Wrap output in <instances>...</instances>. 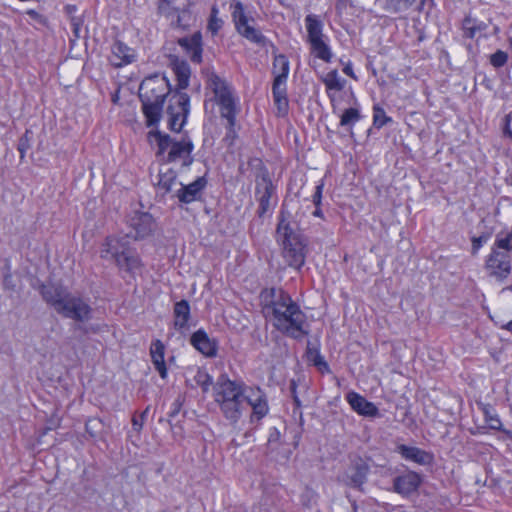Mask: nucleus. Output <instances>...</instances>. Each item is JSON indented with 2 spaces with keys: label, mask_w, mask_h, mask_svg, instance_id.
I'll return each instance as SVG.
<instances>
[{
  "label": "nucleus",
  "mask_w": 512,
  "mask_h": 512,
  "mask_svg": "<svg viewBox=\"0 0 512 512\" xmlns=\"http://www.w3.org/2000/svg\"><path fill=\"white\" fill-rule=\"evenodd\" d=\"M392 122V118L386 115L385 110L378 104L373 106V125L380 129L388 123Z\"/></svg>",
  "instance_id": "nucleus-41"
},
{
  "label": "nucleus",
  "mask_w": 512,
  "mask_h": 512,
  "mask_svg": "<svg viewBox=\"0 0 512 512\" xmlns=\"http://www.w3.org/2000/svg\"><path fill=\"white\" fill-rule=\"evenodd\" d=\"M416 0H385L384 9L390 13H401L408 10Z\"/></svg>",
  "instance_id": "nucleus-38"
},
{
  "label": "nucleus",
  "mask_w": 512,
  "mask_h": 512,
  "mask_svg": "<svg viewBox=\"0 0 512 512\" xmlns=\"http://www.w3.org/2000/svg\"><path fill=\"white\" fill-rule=\"evenodd\" d=\"M289 390H290V395L293 399V403L294 405L296 406V408H300L301 407V401L297 395V384L294 380H292L290 382V387H289Z\"/></svg>",
  "instance_id": "nucleus-53"
},
{
  "label": "nucleus",
  "mask_w": 512,
  "mask_h": 512,
  "mask_svg": "<svg viewBox=\"0 0 512 512\" xmlns=\"http://www.w3.org/2000/svg\"><path fill=\"white\" fill-rule=\"evenodd\" d=\"M370 467L362 458L355 460L349 470L347 484L353 488L360 489L367 481Z\"/></svg>",
  "instance_id": "nucleus-22"
},
{
  "label": "nucleus",
  "mask_w": 512,
  "mask_h": 512,
  "mask_svg": "<svg viewBox=\"0 0 512 512\" xmlns=\"http://www.w3.org/2000/svg\"><path fill=\"white\" fill-rule=\"evenodd\" d=\"M160 1H161V3L159 4L158 9H159L160 13H166V11L168 10L166 8V6H169L175 0H160Z\"/></svg>",
  "instance_id": "nucleus-58"
},
{
  "label": "nucleus",
  "mask_w": 512,
  "mask_h": 512,
  "mask_svg": "<svg viewBox=\"0 0 512 512\" xmlns=\"http://www.w3.org/2000/svg\"><path fill=\"white\" fill-rule=\"evenodd\" d=\"M38 290L43 300L63 317L78 322L90 320L92 314L90 305L81 297L69 293L61 285L41 283Z\"/></svg>",
  "instance_id": "nucleus-4"
},
{
  "label": "nucleus",
  "mask_w": 512,
  "mask_h": 512,
  "mask_svg": "<svg viewBox=\"0 0 512 512\" xmlns=\"http://www.w3.org/2000/svg\"><path fill=\"white\" fill-rule=\"evenodd\" d=\"M487 28V25L478 21L471 16H466L462 21L463 35L467 38L473 39L477 32L483 31Z\"/></svg>",
  "instance_id": "nucleus-34"
},
{
  "label": "nucleus",
  "mask_w": 512,
  "mask_h": 512,
  "mask_svg": "<svg viewBox=\"0 0 512 512\" xmlns=\"http://www.w3.org/2000/svg\"><path fill=\"white\" fill-rule=\"evenodd\" d=\"M327 90L341 91L345 86V80L341 79L337 70H332L323 78Z\"/></svg>",
  "instance_id": "nucleus-37"
},
{
  "label": "nucleus",
  "mask_w": 512,
  "mask_h": 512,
  "mask_svg": "<svg viewBox=\"0 0 512 512\" xmlns=\"http://www.w3.org/2000/svg\"><path fill=\"white\" fill-rule=\"evenodd\" d=\"M397 451L405 460L412 461L423 466L430 465L434 460L432 453L414 446L401 444L397 447Z\"/></svg>",
  "instance_id": "nucleus-23"
},
{
  "label": "nucleus",
  "mask_w": 512,
  "mask_h": 512,
  "mask_svg": "<svg viewBox=\"0 0 512 512\" xmlns=\"http://www.w3.org/2000/svg\"><path fill=\"white\" fill-rule=\"evenodd\" d=\"M239 111H233L229 113L220 114L222 118L226 119L227 124L225 126L226 128V134L223 138V142L226 144V146L230 147L233 146L235 143V140L238 137L237 131H236V117Z\"/></svg>",
  "instance_id": "nucleus-31"
},
{
  "label": "nucleus",
  "mask_w": 512,
  "mask_h": 512,
  "mask_svg": "<svg viewBox=\"0 0 512 512\" xmlns=\"http://www.w3.org/2000/svg\"><path fill=\"white\" fill-rule=\"evenodd\" d=\"M272 96L278 113L282 116L286 115L289 108L287 86L272 85Z\"/></svg>",
  "instance_id": "nucleus-29"
},
{
  "label": "nucleus",
  "mask_w": 512,
  "mask_h": 512,
  "mask_svg": "<svg viewBox=\"0 0 512 512\" xmlns=\"http://www.w3.org/2000/svg\"><path fill=\"white\" fill-rule=\"evenodd\" d=\"M208 184L206 176L197 177L189 184L180 183V188L176 191L175 196L181 204H190L195 201L202 200L203 192Z\"/></svg>",
  "instance_id": "nucleus-13"
},
{
  "label": "nucleus",
  "mask_w": 512,
  "mask_h": 512,
  "mask_svg": "<svg viewBox=\"0 0 512 512\" xmlns=\"http://www.w3.org/2000/svg\"><path fill=\"white\" fill-rule=\"evenodd\" d=\"M281 434L276 427L269 429L268 440L266 444V453L272 456L274 452L278 450L281 445Z\"/></svg>",
  "instance_id": "nucleus-39"
},
{
  "label": "nucleus",
  "mask_w": 512,
  "mask_h": 512,
  "mask_svg": "<svg viewBox=\"0 0 512 512\" xmlns=\"http://www.w3.org/2000/svg\"><path fill=\"white\" fill-rule=\"evenodd\" d=\"M149 136L154 138L157 143V156L164 155L166 150L169 149L165 157V162L172 163L177 160H182L181 166L183 168H189L192 165L194 161L192 155L194 144L187 134L179 141L159 130L150 131Z\"/></svg>",
  "instance_id": "nucleus-6"
},
{
  "label": "nucleus",
  "mask_w": 512,
  "mask_h": 512,
  "mask_svg": "<svg viewBox=\"0 0 512 512\" xmlns=\"http://www.w3.org/2000/svg\"><path fill=\"white\" fill-rule=\"evenodd\" d=\"M421 484V478L418 473L410 471L400 475L393 480V489L396 493L408 496L415 492Z\"/></svg>",
  "instance_id": "nucleus-20"
},
{
  "label": "nucleus",
  "mask_w": 512,
  "mask_h": 512,
  "mask_svg": "<svg viewBox=\"0 0 512 512\" xmlns=\"http://www.w3.org/2000/svg\"><path fill=\"white\" fill-rule=\"evenodd\" d=\"M305 26L307 30V42L326 38L323 33L324 24L319 16L308 14L305 17Z\"/></svg>",
  "instance_id": "nucleus-28"
},
{
  "label": "nucleus",
  "mask_w": 512,
  "mask_h": 512,
  "mask_svg": "<svg viewBox=\"0 0 512 512\" xmlns=\"http://www.w3.org/2000/svg\"><path fill=\"white\" fill-rule=\"evenodd\" d=\"M171 92V87L168 82V80L163 77L161 79L155 78H149L144 80L140 85L139 94H147V96L150 98L163 99L165 101V98L167 95H169Z\"/></svg>",
  "instance_id": "nucleus-16"
},
{
  "label": "nucleus",
  "mask_w": 512,
  "mask_h": 512,
  "mask_svg": "<svg viewBox=\"0 0 512 512\" xmlns=\"http://www.w3.org/2000/svg\"><path fill=\"white\" fill-rule=\"evenodd\" d=\"M361 119V114L356 108L345 109L340 118V126L346 128V130L353 136V126L356 122Z\"/></svg>",
  "instance_id": "nucleus-35"
},
{
  "label": "nucleus",
  "mask_w": 512,
  "mask_h": 512,
  "mask_svg": "<svg viewBox=\"0 0 512 512\" xmlns=\"http://www.w3.org/2000/svg\"><path fill=\"white\" fill-rule=\"evenodd\" d=\"M343 72H344L347 76H349V77H351V78H353V79H355V80L357 79V78H356V76H355V74H354V72H353V68H352V64H351V62H348V63L344 66V68H343Z\"/></svg>",
  "instance_id": "nucleus-57"
},
{
  "label": "nucleus",
  "mask_w": 512,
  "mask_h": 512,
  "mask_svg": "<svg viewBox=\"0 0 512 512\" xmlns=\"http://www.w3.org/2000/svg\"><path fill=\"white\" fill-rule=\"evenodd\" d=\"M164 355L165 346L162 343V341L159 339L153 341L150 347V356L156 371L159 373L162 379H165L167 377V367Z\"/></svg>",
  "instance_id": "nucleus-27"
},
{
  "label": "nucleus",
  "mask_w": 512,
  "mask_h": 512,
  "mask_svg": "<svg viewBox=\"0 0 512 512\" xmlns=\"http://www.w3.org/2000/svg\"><path fill=\"white\" fill-rule=\"evenodd\" d=\"M207 85L214 93L220 114L239 111L237 98L233 94L231 85L225 79L212 71L207 75Z\"/></svg>",
  "instance_id": "nucleus-8"
},
{
  "label": "nucleus",
  "mask_w": 512,
  "mask_h": 512,
  "mask_svg": "<svg viewBox=\"0 0 512 512\" xmlns=\"http://www.w3.org/2000/svg\"><path fill=\"white\" fill-rule=\"evenodd\" d=\"M82 24H83V21L80 17H76V16L70 17V25H71L72 31L76 37H79V31L81 29Z\"/></svg>",
  "instance_id": "nucleus-52"
},
{
  "label": "nucleus",
  "mask_w": 512,
  "mask_h": 512,
  "mask_svg": "<svg viewBox=\"0 0 512 512\" xmlns=\"http://www.w3.org/2000/svg\"><path fill=\"white\" fill-rule=\"evenodd\" d=\"M195 383L201 387L203 393H207L213 385V378L202 368H198L194 376Z\"/></svg>",
  "instance_id": "nucleus-40"
},
{
  "label": "nucleus",
  "mask_w": 512,
  "mask_h": 512,
  "mask_svg": "<svg viewBox=\"0 0 512 512\" xmlns=\"http://www.w3.org/2000/svg\"><path fill=\"white\" fill-rule=\"evenodd\" d=\"M173 327L183 332L189 328V320L191 319L190 304L187 300L182 299L174 304L173 307Z\"/></svg>",
  "instance_id": "nucleus-25"
},
{
  "label": "nucleus",
  "mask_w": 512,
  "mask_h": 512,
  "mask_svg": "<svg viewBox=\"0 0 512 512\" xmlns=\"http://www.w3.org/2000/svg\"><path fill=\"white\" fill-rule=\"evenodd\" d=\"M26 14L31 18L33 19L34 21H36L37 23L39 24H42V25H46L47 23V19L45 16H43L42 14H40L39 12H37L36 10L34 9H29L26 11Z\"/></svg>",
  "instance_id": "nucleus-51"
},
{
  "label": "nucleus",
  "mask_w": 512,
  "mask_h": 512,
  "mask_svg": "<svg viewBox=\"0 0 512 512\" xmlns=\"http://www.w3.org/2000/svg\"><path fill=\"white\" fill-rule=\"evenodd\" d=\"M77 11V7L75 5H66L65 12L71 17Z\"/></svg>",
  "instance_id": "nucleus-60"
},
{
  "label": "nucleus",
  "mask_w": 512,
  "mask_h": 512,
  "mask_svg": "<svg viewBox=\"0 0 512 512\" xmlns=\"http://www.w3.org/2000/svg\"><path fill=\"white\" fill-rule=\"evenodd\" d=\"M171 68L176 76V90L182 91L189 86L191 69L187 61L173 56L170 60Z\"/></svg>",
  "instance_id": "nucleus-24"
},
{
  "label": "nucleus",
  "mask_w": 512,
  "mask_h": 512,
  "mask_svg": "<svg viewBox=\"0 0 512 512\" xmlns=\"http://www.w3.org/2000/svg\"><path fill=\"white\" fill-rule=\"evenodd\" d=\"M208 28L213 32L217 33V31L221 28V20L216 18H211L208 24Z\"/></svg>",
  "instance_id": "nucleus-55"
},
{
  "label": "nucleus",
  "mask_w": 512,
  "mask_h": 512,
  "mask_svg": "<svg viewBox=\"0 0 512 512\" xmlns=\"http://www.w3.org/2000/svg\"><path fill=\"white\" fill-rule=\"evenodd\" d=\"M167 16L176 15L175 26L182 30H186L190 26V21L192 19L191 12L188 9H179L172 8L171 10H167L165 13Z\"/></svg>",
  "instance_id": "nucleus-36"
},
{
  "label": "nucleus",
  "mask_w": 512,
  "mask_h": 512,
  "mask_svg": "<svg viewBox=\"0 0 512 512\" xmlns=\"http://www.w3.org/2000/svg\"><path fill=\"white\" fill-rule=\"evenodd\" d=\"M32 140V132L30 130H26L25 133L21 136L18 141L17 150L20 153V158L23 159L27 150L31 147Z\"/></svg>",
  "instance_id": "nucleus-44"
},
{
  "label": "nucleus",
  "mask_w": 512,
  "mask_h": 512,
  "mask_svg": "<svg viewBox=\"0 0 512 512\" xmlns=\"http://www.w3.org/2000/svg\"><path fill=\"white\" fill-rule=\"evenodd\" d=\"M492 248H497L500 251H508L509 255L512 252V231L507 233L505 236L497 235L496 240Z\"/></svg>",
  "instance_id": "nucleus-43"
},
{
  "label": "nucleus",
  "mask_w": 512,
  "mask_h": 512,
  "mask_svg": "<svg viewBox=\"0 0 512 512\" xmlns=\"http://www.w3.org/2000/svg\"><path fill=\"white\" fill-rule=\"evenodd\" d=\"M232 19L237 32L241 36L261 47H265L269 44L273 48V53H275L277 48L265 35L262 34L260 30H257L249 24V18L244 11V5L240 1L235 2L233 5ZM289 71L290 63L287 56L284 54H274L272 63V74L274 79L272 85L287 86Z\"/></svg>",
  "instance_id": "nucleus-3"
},
{
  "label": "nucleus",
  "mask_w": 512,
  "mask_h": 512,
  "mask_svg": "<svg viewBox=\"0 0 512 512\" xmlns=\"http://www.w3.org/2000/svg\"><path fill=\"white\" fill-rule=\"evenodd\" d=\"M275 186L269 176L268 170L263 167L256 177L255 194L258 197V217H264L272 209L271 198L275 193Z\"/></svg>",
  "instance_id": "nucleus-11"
},
{
  "label": "nucleus",
  "mask_w": 512,
  "mask_h": 512,
  "mask_svg": "<svg viewBox=\"0 0 512 512\" xmlns=\"http://www.w3.org/2000/svg\"><path fill=\"white\" fill-rule=\"evenodd\" d=\"M324 188V181L321 180L315 187V192L312 195V202L315 206H321L322 193Z\"/></svg>",
  "instance_id": "nucleus-50"
},
{
  "label": "nucleus",
  "mask_w": 512,
  "mask_h": 512,
  "mask_svg": "<svg viewBox=\"0 0 512 512\" xmlns=\"http://www.w3.org/2000/svg\"><path fill=\"white\" fill-rule=\"evenodd\" d=\"M306 357L320 373L325 374L331 372L328 363L321 355L319 349L317 347H312L310 342L307 344Z\"/></svg>",
  "instance_id": "nucleus-30"
},
{
  "label": "nucleus",
  "mask_w": 512,
  "mask_h": 512,
  "mask_svg": "<svg viewBox=\"0 0 512 512\" xmlns=\"http://www.w3.org/2000/svg\"><path fill=\"white\" fill-rule=\"evenodd\" d=\"M506 124L504 126V134L512 139V130L510 129V122L512 120V113L505 117Z\"/></svg>",
  "instance_id": "nucleus-56"
},
{
  "label": "nucleus",
  "mask_w": 512,
  "mask_h": 512,
  "mask_svg": "<svg viewBox=\"0 0 512 512\" xmlns=\"http://www.w3.org/2000/svg\"><path fill=\"white\" fill-rule=\"evenodd\" d=\"M485 269L490 277L503 282L511 273V255L508 251L491 248V252L485 260Z\"/></svg>",
  "instance_id": "nucleus-9"
},
{
  "label": "nucleus",
  "mask_w": 512,
  "mask_h": 512,
  "mask_svg": "<svg viewBox=\"0 0 512 512\" xmlns=\"http://www.w3.org/2000/svg\"><path fill=\"white\" fill-rule=\"evenodd\" d=\"M129 235H109L101 245L100 257L107 261H114L115 264L127 272L139 268L141 263L139 257L132 252Z\"/></svg>",
  "instance_id": "nucleus-5"
},
{
  "label": "nucleus",
  "mask_w": 512,
  "mask_h": 512,
  "mask_svg": "<svg viewBox=\"0 0 512 512\" xmlns=\"http://www.w3.org/2000/svg\"><path fill=\"white\" fill-rule=\"evenodd\" d=\"M346 400L351 406L352 410L359 415L365 417H378L379 409L373 403L368 401L365 397L355 391H350L346 394Z\"/></svg>",
  "instance_id": "nucleus-18"
},
{
  "label": "nucleus",
  "mask_w": 512,
  "mask_h": 512,
  "mask_svg": "<svg viewBox=\"0 0 512 512\" xmlns=\"http://www.w3.org/2000/svg\"><path fill=\"white\" fill-rule=\"evenodd\" d=\"M177 43L193 63L200 64L202 62L203 48L200 31L193 33L191 36L178 38Z\"/></svg>",
  "instance_id": "nucleus-15"
},
{
  "label": "nucleus",
  "mask_w": 512,
  "mask_h": 512,
  "mask_svg": "<svg viewBox=\"0 0 512 512\" xmlns=\"http://www.w3.org/2000/svg\"><path fill=\"white\" fill-rule=\"evenodd\" d=\"M315 210L313 211L312 215L315 217L323 218V212L320 206H315Z\"/></svg>",
  "instance_id": "nucleus-61"
},
{
  "label": "nucleus",
  "mask_w": 512,
  "mask_h": 512,
  "mask_svg": "<svg viewBox=\"0 0 512 512\" xmlns=\"http://www.w3.org/2000/svg\"><path fill=\"white\" fill-rule=\"evenodd\" d=\"M276 243L281 248L285 263L295 270H300L306 261L307 239L301 233L298 225L292 220V215L282 206L275 231Z\"/></svg>",
  "instance_id": "nucleus-2"
},
{
  "label": "nucleus",
  "mask_w": 512,
  "mask_h": 512,
  "mask_svg": "<svg viewBox=\"0 0 512 512\" xmlns=\"http://www.w3.org/2000/svg\"><path fill=\"white\" fill-rule=\"evenodd\" d=\"M150 410V406H147L144 411H142L138 416L134 415L132 417V428L138 434L141 432L143 425L147 419L148 413Z\"/></svg>",
  "instance_id": "nucleus-45"
},
{
  "label": "nucleus",
  "mask_w": 512,
  "mask_h": 512,
  "mask_svg": "<svg viewBox=\"0 0 512 512\" xmlns=\"http://www.w3.org/2000/svg\"><path fill=\"white\" fill-rule=\"evenodd\" d=\"M58 426V423L51 422L50 426L46 428V430H52Z\"/></svg>",
  "instance_id": "nucleus-62"
},
{
  "label": "nucleus",
  "mask_w": 512,
  "mask_h": 512,
  "mask_svg": "<svg viewBox=\"0 0 512 512\" xmlns=\"http://www.w3.org/2000/svg\"><path fill=\"white\" fill-rule=\"evenodd\" d=\"M310 44L311 53L318 59L329 63L332 59V51L329 45L326 43L325 38L308 42Z\"/></svg>",
  "instance_id": "nucleus-32"
},
{
  "label": "nucleus",
  "mask_w": 512,
  "mask_h": 512,
  "mask_svg": "<svg viewBox=\"0 0 512 512\" xmlns=\"http://www.w3.org/2000/svg\"><path fill=\"white\" fill-rule=\"evenodd\" d=\"M260 302L266 318L282 334L296 340L309 334L307 317L290 294L282 288H265L260 293Z\"/></svg>",
  "instance_id": "nucleus-1"
},
{
  "label": "nucleus",
  "mask_w": 512,
  "mask_h": 512,
  "mask_svg": "<svg viewBox=\"0 0 512 512\" xmlns=\"http://www.w3.org/2000/svg\"><path fill=\"white\" fill-rule=\"evenodd\" d=\"M214 400L217 404L234 399L245 398L244 383L231 380L227 374L223 373L213 385Z\"/></svg>",
  "instance_id": "nucleus-10"
},
{
  "label": "nucleus",
  "mask_w": 512,
  "mask_h": 512,
  "mask_svg": "<svg viewBox=\"0 0 512 512\" xmlns=\"http://www.w3.org/2000/svg\"><path fill=\"white\" fill-rule=\"evenodd\" d=\"M508 61V54L503 50H497L490 56V63L495 68L503 67Z\"/></svg>",
  "instance_id": "nucleus-46"
},
{
  "label": "nucleus",
  "mask_w": 512,
  "mask_h": 512,
  "mask_svg": "<svg viewBox=\"0 0 512 512\" xmlns=\"http://www.w3.org/2000/svg\"><path fill=\"white\" fill-rule=\"evenodd\" d=\"M75 329L80 330L83 334H87L89 331H92L94 333L97 332L96 328H93V327L87 328V327L82 326L80 324L76 325Z\"/></svg>",
  "instance_id": "nucleus-59"
},
{
  "label": "nucleus",
  "mask_w": 512,
  "mask_h": 512,
  "mask_svg": "<svg viewBox=\"0 0 512 512\" xmlns=\"http://www.w3.org/2000/svg\"><path fill=\"white\" fill-rule=\"evenodd\" d=\"M315 494L312 490L307 489L305 493L302 494V503L306 506L310 504V502L314 499Z\"/></svg>",
  "instance_id": "nucleus-54"
},
{
  "label": "nucleus",
  "mask_w": 512,
  "mask_h": 512,
  "mask_svg": "<svg viewBox=\"0 0 512 512\" xmlns=\"http://www.w3.org/2000/svg\"><path fill=\"white\" fill-rule=\"evenodd\" d=\"M246 402L252 408V414L250 418L252 423L255 421H260L269 412L266 394L260 388L253 390L250 395L246 396Z\"/></svg>",
  "instance_id": "nucleus-19"
},
{
  "label": "nucleus",
  "mask_w": 512,
  "mask_h": 512,
  "mask_svg": "<svg viewBox=\"0 0 512 512\" xmlns=\"http://www.w3.org/2000/svg\"><path fill=\"white\" fill-rule=\"evenodd\" d=\"M191 345L206 357H215L218 350V342L214 338H210L205 330L199 329L190 337Z\"/></svg>",
  "instance_id": "nucleus-17"
},
{
  "label": "nucleus",
  "mask_w": 512,
  "mask_h": 512,
  "mask_svg": "<svg viewBox=\"0 0 512 512\" xmlns=\"http://www.w3.org/2000/svg\"><path fill=\"white\" fill-rule=\"evenodd\" d=\"M177 182V173L172 168H168L165 171L160 170L158 173L157 187L169 193L172 191L173 185Z\"/></svg>",
  "instance_id": "nucleus-33"
},
{
  "label": "nucleus",
  "mask_w": 512,
  "mask_h": 512,
  "mask_svg": "<svg viewBox=\"0 0 512 512\" xmlns=\"http://www.w3.org/2000/svg\"><path fill=\"white\" fill-rule=\"evenodd\" d=\"M485 421L490 429L501 430L502 423L499 416L491 406H485L483 409Z\"/></svg>",
  "instance_id": "nucleus-42"
},
{
  "label": "nucleus",
  "mask_w": 512,
  "mask_h": 512,
  "mask_svg": "<svg viewBox=\"0 0 512 512\" xmlns=\"http://www.w3.org/2000/svg\"><path fill=\"white\" fill-rule=\"evenodd\" d=\"M128 224L131 228L128 235L135 240L151 236L157 228L155 219L148 212L135 211L129 218Z\"/></svg>",
  "instance_id": "nucleus-12"
},
{
  "label": "nucleus",
  "mask_w": 512,
  "mask_h": 512,
  "mask_svg": "<svg viewBox=\"0 0 512 512\" xmlns=\"http://www.w3.org/2000/svg\"><path fill=\"white\" fill-rule=\"evenodd\" d=\"M506 329L512 332V320L506 325Z\"/></svg>",
  "instance_id": "nucleus-64"
},
{
  "label": "nucleus",
  "mask_w": 512,
  "mask_h": 512,
  "mask_svg": "<svg viewBox=\"0 0 512 512\" xmlns=\"http://www.w3.org/2000/svg\"><path fill=\"white\" fill-rule=\"evenodd\" d=\"M166 113L168 128L172 132H181L190 114V96L178 90L170 92Z\"/></svg>",
  "instance_id": "nucleus-7"
},
{
  "label": "nucleus",
  "mask_w": 512,
  "mask_h": 512,
  "mask_svg": "<svg viewBox=\"0 0 512 512\" xmlns=\"http://www.w3.org/2000/svg\"><path fill=\"white\" fill-rule=\"evenodd\" d=\"M139 99L142 103V111L146 118V125L148 127L157 126L162 117L163 99L149 98L147 94H139Z\"/></svg>",
  "instance_id": "nucleus-14"
},
{
  "label": "nucleus",
  "mask_w": 512,
  "mask_h": 512,
  "mask_svg": "<svg viewBox=\"0 0 512 512\" xmlns=\"http://www.w3.org/2000/svg\"><path fill=\"white\" fill-rule=\"evenodd\" d=\"M184 401H185V398L184 396L182 395H178L176 397V399L173 401V403L171 404V408H170V411L168 412V417L170 419H173L175 418L179 412L181 411L182 409V406L184 404Z\"/></svg>",
  "instance_id": "nucleus-49"
},
{
  "label": "nucleus",
  "mask_w": 512,
  "mask_h": 512,
  "mask_svg": "<svg viewBox=\"0 0 512 512\" xmlns=\"http://www.w3.org/2000/svg\"><path fill=\"white\" fill-rule=\"evenodd\" d=\"M490 238V234L489 233H482L480 236H474L472 237L471 239V242H472V254H476L479 249L485 244L487 243V241L489 240Z\"/></svg>",
  "instance_id": "nucleus-48"
},
{
  "label": "nucleus",
  "mask_w": 512,
  "mask_h": 512,
  "mask_svg": "<svg viewBox=\"0 0 512 512\" xmlns=\"http://www.w3.org/2000/svg\"><path fill=\"white\" fill-rule=\"evenodd\" d=\"M102 427L101 420L97 418L88 419L85 423V431L89 434L90 437L96 438L98 436L99 430Z\"/></svg>",
  "instance_id": "nucleus-47"
},
{
  "label": "nucleus",
  "mask_w": 512,
  "mask_h": 512,
  "mask_svg": "<svg viewBox=\"0 0 512 512\" xmlns=\"http://www.w3.org/2000/svg\"><path fill=\"white\" fill-rule=\"evenodd\" d=\"M111 64L120 68L135 61L136 55L132 48L120 40H115L111 46Z\"/></svg>",
  "instance_id": "nucleus-21"
},
{
  "label": "nucleus",
  "mask_w": 512,
  "mask_h": 512,
  "mask_svg": "<svg viewBox=\"0 0 512 512\" xmlns=\"http://www.w3.org/2000/svg\"><path fill=\"white\" fill-rule=\"evenodd\" d=\"M426 3H432V0H421L420 9H422Z\"/></svg>",
  "instance_id": "nucleus-63"
},
{
  "label": "nucleus",
  "mask_w": 512,
  "mask_h": 512,
  "mask_svg": "<svg viewBox=\"0 0 512 512\" xmlns=\"http://www.w3.org/2000/svg\"><path fill=\"white\" fill-rule=\"evenodd\" d=\"M244 402H246V397L242 399L229 400L219 403L218 405L225 419L231 424H236L242 416Z\"/></svg>",
  "instance_id": "nucleus-26"
}]
</instances>
